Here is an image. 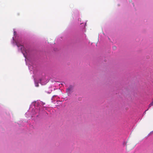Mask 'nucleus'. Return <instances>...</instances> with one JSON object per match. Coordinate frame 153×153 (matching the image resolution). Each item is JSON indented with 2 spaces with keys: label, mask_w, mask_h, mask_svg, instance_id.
<instances>
[{
  "label": "nucleus",
  "mask_w": 153,
  "mask_h": 153,
  "mask_svg": "<svg viewBox=\"0 0 153 153\" xmlns=\"http://www.w3.org/2000/svg\"><path fill=\"white\" fill-rule=\"evenodd\" d=\"M125 144H126V143Z\"/></svg>",
  "instance_id": "obj_7"
},
{
  "label": "nucleus",
  "mask_w": 153,
  "mask_h": 153,
  "mask_svg": "<svg viewBox=\"0 0 153 153\" xmlns=\"http://www.w3.org/2000/svg\"><path fill=\"white\" fill-rule=\"evenodd\" d=\"M16 45L17 47H19V48L21 49L22 52L23 54L24 55V54L23 53V51H25V48H24V46L23 45L17 43L16 44Z\"/></svg>",
  "instance_id": "obj_2"
},
{
  "label": "nucleus",
  "mask_w": 153,
  "mask_h": 153,
  "mask_svg": "<svg viewBox=\"0 0 153 153\" xmlns=\"http://www.w3.org/2000/svg\"><path fill=\"white\" fill-rule=\"evenodd\" d=\"M113 48L114 49H115L116 48V47L115 46H114L113 47Z\"/></svg>",
  "instance_id": "obj_6"
},
{
  "label": "nucleus",
  "mask_w": 153,
  "mask_h": 153,
  "mask_svg": "<svg viewBox=\"0 0 153 153\" xmlns=\"http://www.w3.org/2000/svg\"><path fill=\"white\" fill-rule=\"evenodd\" d=\"M153 105V102L151 103L149 105V107H151Z\"/></svg>",
  "instance_id": "obj_3"
},
{
  "label": "nucleus",
  "mask_w": 153,
  "mask_h": 153,
  "mask_svg": "<svg viewBox=\"0 0 153 153\" xmlns=\"http://www.w3.org/2000/svg\"><path fill=\"white\" fill-rule=\"evenodd\" d=\"M73 86L71 85H70L66 89V92L68 94H70L71 92H72L73 90Z\"/></svg>",
  "instance_id": "obj_1"
},
{
  "label": "nucleus",
  "mask_w": 153,
  "mask_h": 153,
  "mask_svg": "<svg viewBox=\"0 0 153 153\" xmlns=\"http://www.w3.org/2000/svg\"><path fill=\"white\" fill-rule=\"evenodd\" d=\"M153 134V131H151V132L149 134Z\"/></svg>",
  "instance_id": "obj_5"
},
{
  "label": "nucleus",
  "mask_w": 153,
  "mask_h": 153,
  "mask_svg": "<svg viewBox=\"0 0 153 153\" xmlns=\"http://www.w3.org/2000/svg\"><path fill=\"white\" fill-rule=\"evenodd\" d=\"M35 85H36V87H38L39 86V84L38 83H36Z\"/></svg>",
  "instance_id": "obj_4"
}]
</instances>
